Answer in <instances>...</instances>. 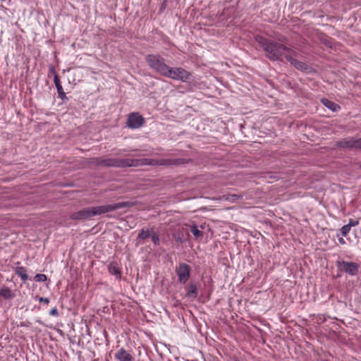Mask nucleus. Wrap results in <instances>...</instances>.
Returning a JSON list of instances; mask_svg holds the SVG:
<instances>
[{"mask_svg":"<svg viewBox=\"0 0 361 361\" xmlns=\"http://www.w3.org/2000/svg\"><path fill=\"white\" fill-rule=\"evenodd\" d=\"M191 161L190 159H116V158H104V157H93L90 159L89 163L96 166L104 167H114V168H126L130 166H171L176 165L180 166L189 163Z\"/></svg>","mask_w":361,"mask_h":361,"instance_id":"1","label":"nucleus"},{"mask_svg":"<svg viewBox=\"0 0 361 361\" xmlns=\"http://www.w3.org/2000/svg\"><path fill=\"white\" fill-rule=\"evenodd\" d=\"M255 41L265 51L266 56L271 61H280L283 55L295 54L290 48L262 36H256Z\"/></svg>","mask_w":361,"mask_h":361,"instance_id":"2","label":"nucleus"},{"mask_svg":"<svg viewBox=\"0 0 361 361\" xmlns=\"http://www.w3.org/2000/svg\"><path fill=\"white\" fill-rule=\"evenodd\" d=\"M145 61L148 66L157 73L165 76L168 70V66L165 63V60L159 54H147Z\"/></svg>","mask_w":361,"mask_h":361,"instance_id":"3","label":"nucleus"},{"mask_svg":"<svg viewBox=\"0 0 361 361\" xmlns=\"http://www.w3.org/2000/svg\"><path fill=\"white\" fill-rule=\"evenodd\" d=\"M165 77L187 82L190 79L191 74L182 68H171L169 66Z\"/></svg>","mask_w":361,"mask_h":361,"instance_id":"4","label":"nucleus"},{"mask_svg":"<svg viewBox=\"0 0 361 361\" xmlns=\"http://www.w3.org/2000/svg\"><path fill=\"white\" fill-rule=\"evenodd\" d=\"M145 122V118L138 112H133L128 114L126 124L129 128L136 129L142 127Z\"/></svg>","mask_w":361,"mask_h":361,"instance_id":"5","label":"nucleus"},{"mask_svg":"<svg viewBox=\"0 0 361 361\" xmlns=\"http://www.w3.org/2000/svg\"><path fill=\"white\" fill-rule=\"evenodd\" d=\"M137 239L139 240H143L148 241L150 240L154 246H157L159 245V236L157 232L154 231V230H145L142 229L140 232L138 234Z\"/></svg>","mask_w":361,"mask_h":361,"instance_id":"6","label":"nucleus"},{"mask_svg":"<svg viewBox=\"0 0 361 361\" xmlns=\"http://www.w3.org/2000/svg\"><path fill=\"white\" fill-rule=\"evenodd\" d=\"M176 273L178 276V281L185 284L190 276V267L185 263H180L176 267Z\"/></svg>","mask_w":361,"mask_h":361,"instance_id":"7","label":"nucleus"},{"mask_svg":"<svg viewBox=\"0 0 361 361\" xmlns=\"http://www.w3.org/2000/svg\"><path fill=\"white\" fill-rule=\"evenodd\" d=\"M295 54L290 53L289 54H286V59L297 70L300 71L305 73H311L312 68L309 66L306 63L298 61L293 57V55H295Z\"/></svg>","mask_w":361,"mask_h":361,"instance_id":"8","label":"nucleus"},{"mask_svg":"<svg viewBox=\"0 0 361 361\" xmlns=\"http://www.w3.org/2000/svg\"><path fill=\"white\" fill-rule=\"evenodd\" d=\"M336 146L340 148H355L361 149V137L359 139H354L353 137L343 139L336 142Z\"/></svg>","mask_w":361,"mask_h":361,"instance_id":"9","label":"nucleus"},{"mask_svg":"<svg viewBox=\"0 0 361 361\" xmlns=\"http://www.w3.org/2000/svg\"><path fill=\"white\" fill-rule=\"evenodd\" d=\"M91 207L83 208L76 212H73L70 215L72 220L85 221L93 216Z\"/></svg>","mask_w":361,"mask_h":361,"instance_id":"10","label":"nucleus"},{"mask_svg":"<svg viewBox=\"0 0 361 361\" xmlns=\"http://www.w3.org/2000/svg\"><path fill=\"white\" fill-rule=\"evenodd\" d=\"M338 267L351 276L357 274L358 265L355 262H338Z\"/></svg>","mask_w":361,"mask_h":361,"instance_id":"11","label":"nucleus"},{"mask_svg":"<svg viewBox=\"0 0 361 361\" xmlns=\"http://www.w3.org/2000/svg\"><path fill=\"white\" fill-rule=\"evenodd\" d=\"M135 205V202H117L111 204H106L104 205L105 208V214L116 211L119 209L126 208V207H131Z\"/></svg>","mask_w":361,"mask_h":361,"instance_id":"12","label":"nucleus"},{"mask_svg":"<svg viewBox=\"0 0 361 361\" xmlns=\"http://www.w3.org/2000/svg\"><path fill=\"white\" fill-rule=\"evenodd\" d=\"M50 72L53 73L54 75V82L55 86L57 89L59 97L61 98L62 100L68 99V98L66 97V94L63 90L62 85L60 82L59 77L53 67L50 68Z\"/></svg>","mask_w":361,"mask_h":361,"instance_id":"13","label":"nucleus"},{"mask_svg":"<svg viewBox=\"0 0 361 361\" xmlns=\"http://www.w3.org/2000/svg\"><path fill=\"white\" fill-rule=\"evenodd\" d=\"M174 239L178 243H185L188 240V228L185 229V227L178 228L173 233Z\"/></svg>","mask_w":361,"mask_h":361,"instance_id":"14","label":"nucleus"},{"mask_svg":"<svg viewBox=\"0 0 361 361\" xmlns=\"http://www.w3.org/2000/svg\"><path fill=\"white\" fill-rule=\"evenodd\" d=\"M117 361H133L134 357L124 348H120L114 355Z\"/></svg>","mask_w":361,"mask_h":361,"instance_id":"15","label":"nucleus"},{"mask_svg":"<svg viewBox=\"0 0 361 361\" xmlns=\"http://www.w3.org/2000/svg\"><path fill=\"white\" fill-rule=\"evenodd\" d=\"M185 229L188 228V233L190 232L195 239L199 240L202 238L203 237V232L200 229H199L198 226L195 224L192 225H185Z\"/></svg>","mask_w":361,"mask_h":361,"instance_id":"16","label":"nucleus"},{"mask_svg":"<svg viewBox=\"0 0 361 361\" xmlns=\"http://www.w3.org/2000/svg\"><path fill=\"white\" fill-rule=\"evenodd\" d=\"M109 272L116 276V279H121V272L119 267L116 262H111L108 266Z\"/></svg>","mask_w":361,"mask_h":361,"instance_id":"17","label":"nucleus"},{"mask_svg":"<svg viewBox=\"0 0 361 361\" xmlns=\"http://www.w3.org/2000/svg\"><path fill=\"white\" fill-rule=\"evenodd\" d=\"M321 102L324 106L331 110L333 112H336L341 109V106L338 104L326 98L322 99Z\"/></svg>","mask_w":361,"mask_h":361,"instance_id":"18","label":"nucleus"},{"mask_svg":"<svg viewBox=\"0 0 361 361\" xmlns=\"http://www.w3.org/2000/svg\"><path fill=\"white\" fill-rule=\"evenodd\" d=\"M319 41L322 44L325 45L328 48H332L334 40L331 37L327 36L326 35L322 34L319 36Z\"/></svg>","mask_w":361,"mask_h":361,"instance_id":"19","label":"nucleus"},{"mask_svg":"<svg viewBox=\"0 0 361 361\" xmlns=\"http://www.w3.org/2000/svg\"><path fill=\"white\" fill-rule=\"evenodd\" d=\"M187 295L189 298H195L197 297V286L190 283L187 287Z\"/></svg>","mask_w":361,"mask_h":361,"instance_id":"20","label":"nucleus"},{"mask_svg":"<svg viewBox=\"0 0 361 361\" xmlns=\"http://www.w3.org/2000/svg\"><path fill=\"white\" fill-rule=\"evenodd\" d=\"M15 273L20 277L23 282L26 281L28 279L27 271L23 267H17L15 270Z\"/></svg>","mask_w":361,"mask_h":361,"instance_id":"21","label":"nucleus"},{"mask_svg":"<svg viewBox=\"0 0 361 361\" xmlns=\"http://www.w3.org/2000/svg\"><path fill=\"white\" fill-rule=\"evenodd\" d=\"M14 294L8 288H0V296L5 299H11L14 298Z\"/></svg>","mask_w":361,"mask_h":361,"instance_id":"22","label":"nucleus"},{"mask_svg":"<svg viewBox=\"0 0 361 361\" xmlns=\"http://www.w3.org/2000/svg\"><path fill=\"white\" fill-rule=\"evenodd\" d=\"M93 216L105 214L104 205L91 207Z\"/></svg>","mask_w":361,"mask_h":361,"instance_id":"23","label":"nucleus"},{"mask_svg":"<svg viewBox=\"0 0 361 361\" xmlns=\"http://www.w3.org/2000/svg\"><path fill=\"white\" fill-rule=\"evenodd\" d=\"M35 279L37 281L44 282V281H47V276L45 274H38L35 275Z\"/></svg>","mask_w":361,"mask_h":361,"instance_id":"24","label":"nucleus"},{"mask_svg":"<svg viewBox=\"0 0 361 361\" xmlns=\"http://www.w3.org/2000/svg\"><path fill=\"white\" fill-rule=\"evenodd\" d=\"M350 228H351L350 227V225H348V224L344 225L341 229L342 235L346 236L348 235V233H349Z\"/></svg>","mask_w":361,"mask_h":361,"instance_id":"25","label":"nucleus"},{"mask_svg":"<svg viewBox=\"0 0 361 361\" xmlns=\"http://www.w3.org/2000/svg\"><path fill=\"white\" fill-rule=\"evenodd\" d=\"M358 224H359V221L358 220H354L353 219H350L349 220V222H348V225H350V227L351 228L353 226L358 225Z\"/></svg>","mask_w":361,"mask_h":361,"instance_id":"26","label":"nucleus"},{"mask_svg":"<svg viewBox=\"0 0 361 361\" xmlns=\"http://www.w3.org/2000/svg\"><path fill=\"white\" fill-rule=\"evenodd\" d=\"M49 315L54 316V317H58L59 316V312L56 307L52 308L49 312Z\"/></svg>","mask_w":361,"mask_h":361,"instance_id":"27","label":"nucleus"},{"mask_svg":"<svg viewBox=\"0 0 361 361\" xmlns=\"http://www.w3.org/2000/svg\"><path fill=\"white\" fill-rule=\"evenodd\" d=\"M231 198L230 197H227L226 200H232V201H234L235 200H238L240 198H242V196L241 195H229Z\"/></svg>","mask_w":361,"mask_h":361,"instance_id":"28","label":"nucleus"},{"mask_svg":"<svg viewBox=\"0 0 361 361\" xmlns=\"http://www.w3.org/2000/svg\"><path fill=\"white\" fill-rule=\"evenodd\" d=\"M38 300L39 302H43L46 304H48L49 302V300L47 298L40 297L39 298Z\"/></svg>","mask_w":361,"mask_h":361,"instance_id":"29","label":"nucleus"},{"mask_svg":"<svg viewBox=\"0 0 361 361\" xmlns=\"http://www.w3.org/2000/svg\"><path fill=\"white\" fill-rule=\"evenodd\" d=\"M166 0H164L161 6V11L166 8Z\"/></svg>","mask_w":361,"mask_h":361,"instance_id":"30","label":"nucleus"},{"mask_svg":"<svg viewBox=\"0 0 361 361\" xmlns=\"http://www.w3.org/2000/svg\"><path fill=\"white\" fill-rule=\"evenodd\" d=\"M340 243H343V239L342 238H340Z\"/></svg>","mask_w":361,"mask_h":361,"instance_id":"31","label":"nucleus"},{"mask_svg":"<svg viewBox=\"0 0 361 361\" xmlns=\"http://www.w3.org/2000/svg\"><path fill=\"white\" fill-rule=\"evenodd\" d=\"M360 169H361V163H360Z\"/></svg>","mask_w":361,"mask_h":361,"instance_id":"32","label":"nucleus"}]
</instances>
